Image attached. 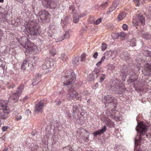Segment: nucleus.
I'll return each instance as SVG.
<instances>
[{"instance_id":"1","label":"nucleus","mask_w":151,"mask_h":151,"mask_svg":"<svg viewBox=\"0 0 151 151\" xmlns=\"http://www.w3.org/2000/svg\"><path fill=\"white\" fill-rule=\"evenodd\" d=\"M140 115H138L137 118V119L139 124L137 125L136 127V130L139 134V135H137V137L135 139V147L134 149L136 151H142L140 146V143H141V137L142 134V122H139V118L140 117Z\"/></svg>"},{"instance_id":"2","label":"nucleus","mask_w":151,"mask_h":151,"mask_svg":"<svg viewBox=\"0 0 151 151\" xmlns=\"http://www.w3.org/2000/svg\"><path fill=\"white\" fill-rule=\"evenodd\" d=\"M22 39L26 40L24 47L26 49V52L27 53L35 54L37 53L38 50L36 46L31 42L27 38L22 37Z\"/></svg>"},{"instance_id":"3","label":"nucleus","mask_w":151,"mask_h":151,"mask_svg":"<svg viewBox=\"0 0 151 151\" xmlns=\"http://www.w3.org/2000/svg\"><path fill=\"white\" fill-rule=\"evenodd\" d=\"M66 81H64L63 84L65 85H69L73 84L76 81V77L74 73H71L68 75V76L65 78Z\"/></svg>"},{"instance_id":"4","label":"nucleus","mask_w":151,"mask_h":151,"mask_svg":"<svg viewBox=\"0 0 151 151\" xmlns=\"http://www.w3.org/2000/svg\"><path fill=\"white\" fill-rule=\"evenodd\" d=\"M44 105V100H41L35 106L34 113L35 114L42 113L43 110V108Z\"/></svg>"},{"instance_id":"5","label":"nucleus","mask_w":151,"mask_h":151,"mask_svg":"<svg viewBox=\"0 0 151 151\" xmlns=\"http://www.w3.org/2000/svg\"><path fill=\"white\" fill-rule=\"evenodd\" d=\"M10 112L9 108L0 109V118L4 119H6L8 117Z\"/></svg>"},{"instance_id":"6","label":"nucleus","mask_w":151,"mask_h":151,"mask_svg":"<svg viewBox=\"0 0 151 151\" xmlns=\"http://www.w3.org/2000/svg\"><path fill=\"white\" fill-rule=\"evenodd\" d=\"M68 92L69 94H67L66 97L67 99L69 100L74 99L78 95L76 91L72 89H70Z\"/></svg>"},{"instance_id":"7","label":"nucleus","mask_w":151,"mask_h":151,"mask_svg":"<svg viewBox=\"0 0 151 151\" xmlns=\"http://www.w3.org/2000/svg\"><path fill=\"white\" fill-rule=\"evenodd\" d=\"M143 73L146 76H149L151 74V65L147 64L144 66Z\"/></svg>"},{"instance_id":"8","label":"nucleus","mask_w":151,"mask_h":151,"mask_svg":"<svg viewBox=\"0 0 151 151\" xmlns=\"http://www.w3.org/2000/svg\"><path fill=\"white\" fill-rule=\"evenodd\" d=\"M106 102L107 103L112 104L114 107L113 110H115V107L116 106V101L114 99V97L110 96L108 99L106 100Z\"/></svg>"},{"instance_id":"9","label":"nucleus","mask_w":151,"mask_h":151,"mask_svg":"<svg viewBox=\"0 0 151 151\" xmlns=\"http://www.w3.org/2000/svg\"><path fill=\"white\" fill-rule=\"evenodd\" d=\"M29 29L30 34L33 35H35L38 32V27L35 24H33L32 25H31L29 28Z\"/></svg>"},{"instance_id":"10","label":"nucleus","mask_w":151,"mask_h":151,"mask_svg":"<svg viewBox=\"0 0 151 151\" xmlns=\"http://www.w3.org/2000/svg\"><path fill=\"white\" fill-rule=\"evenodd\" d=\"M50 15L46 10H44L41 12L40 15V19H47L50 18Z\"/></svg>"},{"instance_id":"11","label":"nucleus","mask_w":151,"mask_h":151,"mask_svg":"<svg viewBox=\"0 0 151 151\" xmlns=\"http://www.w3.org/2000/svg\"><path fill=\"white\" fill-rule=\"evenodd\" d=\"M25 87L24 85L23 84H21L18 87L15 94L17 96H20L21 93L23 91Z\"/></svg>"},{"instance_id":"12","label":"nucleus","mask_w":151,"mask_h":151,"mask_svg":"<svg viewBox=\"0 0 151 151\" xmlns=\"http://www.w3.org/2000/svg\"><path fill=\"white\" fill-rule=\"evenodd\" d=\"M51 68L52 66L51 65L50 62L49 61H47L45 62L42 66V68L44 70L47 69L48 72L50 71L49 69Z\"/></svg>"},{"instance_id":"13","label":"nucleus","mask_w":151,"mask_h":151,"mask_svg":"<svg viewBox=\"0 0 151 151\" xmlns=\"http://www.w3.org/2000/svg\"><path fill=\"white\" fill-rule=\"evenodd\" d=\"M27 20L26 21L24 19L22 21L23 24V25L25 27V28H29L31 25L33 24L34 25V22H30L29 19H27Z\"/></svg>"},{"instance_id":"14","label":"nucleus","mask_w":151,"mask_h":151,"mask_svg":"<svg viewBox=\"0 0 151 151\" xmlns=\"http://www.w3.org/2000/svg\"><path fill=\"white\" fill-rule=\"evenodd\" d=\"M15 93L11 94L9 98V100L11 99L13 100L14 103L17 102V100L19 99V96H17L16 95Z\"/></svg>"},{"instance_id":"15","label":"nucleus","mask_w":151,"mask_h":151,"mask_svg":"<svg viewBox=\"0 0 151 151\" xmlns=\"http://www.w3.org/2000/svg\"><path fill=\"white\" fill-rule=\"evenodd\" d=\"M52 0H43V3L44 4V6L46 8H50L51 6V3Z\"/></svg>"},{"instance_id":"16","label":"nucleus","mask_w":151,"mask_h":151,"mask_svg":"<svg viewBox=\"0 0 151 151\" xmlns=\"http://www.w3.org/2000/svg\"><path fill=\"white\" fill-rule=\"evenodd\" d=\"M52 0H43V3L44 4V6L46 8H50L51 6V3Z\"/></svg>"},{"instance_id":"17","label":"nucleus","mask_w":151,"mask_h":151,"mask_svg":"<svg viewBox=\"0 0 151 151\" xmlns=\"http://www.w3.org/2000/svg\"><path fill=\"white\" fill-rule=\"evenodd\" d=\"M80 57L77 56L73 58V60L72 63L74 66H78L79 64Z\"/></svg>"},{"instance_id":"18","label":"nucleus","mask_w":151,"mask_h":151,"mask_svg":"<svg viewBox=\"0 0 151 151\" xmlns=\"http://www.w3.org/2000/svg\"><path fill=\"white\" fill-rule=\"evenodd\" d=\"M142 136L144 137V136L145 135L146 133L147 132V126L146 124H145L144 122L142 121ZM145 138V137H144Z\"/></svg>"},{"instance_id":"19","label":"nucleus","mask_w":151,"mask_h":151,"mask_svg":"<svg viewBox=\"0 0 151 151\" xmlns=\"http://www.w3.org/2000/svg\"><path fill=\"white\" fill-rule=\"evenodd\" d=\"M59 58L61 59L63 62H67L68 60V58L66 54L63 53L61 54V56Z\"/></svg>"},{"instance_id":"20","label":"nucleus","mask_w":151,"mask_h":151,"mask_svg":"<svg viewBox=\"0 0 151 151\" xmlns=\"http://www.w3.org/2000/svg\"><path fill=\"white\" fill-rule=\"evenodd\" d=\"M40 77H38L37 78L36 77L34 78L32 81V84L33 86L37 85L40 81Z\"/></svg>"},{"instance_id":"21","label":"nucleus","mask_w":151,"mask_h":151,"mask_svg":"<svg viewBox=\"0 0 151 151\" xmlns=\"http://www.w3.org/2000/svg\"><path fill=\"white\" fill-rule=\"evenodd\" d=\"M8 103L6 101L2 100L0 102V106L3 107V109H6V108H9L7 106Z\"/></svg>"},{"instance_id":"22","label":"nucleus","mask_w":151,"mask_h":151,"mask_svg":"<svg viewBox=\"0 0 151 151\" xmlns=\"http://www.w3.org/2000/svg\"><path fill=\"white\" fill-rule=\"evenodd\" d=\"M119 1L118 0H116L114 1L112 4V6L110 7V8L113 11L117 7L118 5L119 4Z\"/></svg>"},{"instance_id":"23","label":"nucleus","mask_w":151,"mask_h":151,"mask_svg":"<svg viewBox=\"0 0 151 151\" xmlns=\"http://www.w3.org/2000/svg\"><path fill=\"white\" fill-rule=\"evenodd\" d=\"M14 113L16 115L14 117V120L18 121L21 120L22 118V116L20 115H19L17 112H15Z\"/></svg>"},{"instance_id":"24","label":"nucleus","mask_w":151,"mask_h":151,"mask_svg":"<svg viewBox=\"0 0 151 151\" xmlns=\"http://www.w3.org/2000/svg\"><path fill=\"white\" fill-rule=\"evenodd\" d=\"M118 35L121 40H124L125 38L126 34L124 32H122L119 33H118Z\"/></svg>"},{"instance_id":"25","label":"nucleus","mask_w":151,"mask_h":151,"mask_svg":"<svg viewBox=\"0 0 151 151\" xmlns=\"http://www.w3.org/2000/svg\"><path fill=\"white\" fill-rule=\"evenodd\" d=\"M126 16V13L124 12L120 13L118 16V19H123Z\"/></svg>"},{"instance_id":"26","label":"nucleus","mask_w":151,"mask_h":151,"mask_svg":"<svg viewBox=\"0 0 151 151\" xmlns=\"http://www.w3.org/2000/svg\"><path fill=\"white\" fill-rule=\"evenodd\" d=\"M27 61L24 60L22 63L21 66V69L24 70H26L27 67Z\"/></svg>"},{"instance_id":"27","label":"nucleus","mask_w":151,"mask_h":151,"mask_svg":"<svg viewBox=\"0 0 151 151\" xmlns=\"http://www.w3.org/2000/svg\"><path fill=\"white\" fill-rule=\"evenodd\" d=\"M70 33L68 31H66L65 32V34H64L63 36L62 37L61 40H60L61 41H62L63 40H64L66 38H67L69 37H70Z\"/></svg>"},{"instance_id":"28","label":"nucleus","mask_w":151,"mask_h":151,"mask_svg":"<svg viewBox=\"0 0 151 151\" xmlns=\"http://www.w3.org/2000/svg\"><path fill=\"white\" fill-rule=\"evenodd\" d=\"M50 53L52 56H54L57 53L56 51L55 48L52 47L50 50Z\"/></svg>"},{"instance_id":"29","label":"nucleus","mask_w":151,"mask_h":151,"mask_svg":"<svg viewBox=\"0 0 151 151\" xmlns=\"http://www.w3.org/2000/svg\"><path fill=\"white\" fill-rule=\"evenodd\" d=\"M63 151H74V150L70 146H68L63 147Z\"/></svg>"},{"instance_id":"30","label":"nucleus","mask_w":151,"mask_h":151,"mask_svg":"<svg viewBox=\"0 0 151 151\" xmlns=\"http://www.w3.org/2000/svg\"><path fill=\"white\" fill-rule=\"evenodd\" d=\"M106 127L105 126L103 128L101 129L98 130V131L99 134H103L104 132H105L106 131Z\"/></svg>"},{"instance_id":"31","label":"nucleus","mask_w":151,"mask_h":151,"mask_svg":"<svg viewBox=\"0 0 151 151\" xmlns=\"http://www.w3.org/2000/svg\"><path fill=\"white\" fill-rule=\"evenodd\" d=\"M51 6L50 8L55 9L57 7V5L56 3L54 1L52 0L51 3Z\"/></svg>"},{"instance_id":"32","label":"nucleus","mask_w":151,"mask_h":151,"mask_svg":"<svg viewBox=\"0 0 151 151\" xmlns=\"http://www.w3.org/2000/svg\"><path fill=\"white\" fill-rule=\"evenodd\" d=\"M86 54L85 53H83L81 56V62H84L86 60Z\"/></svg>"},{"instance_id":"33","label":"nucleus","mask_w":151,"mask_h":151,"mask_svg":"<svg viewBox=\"0 0 151 151\" xmlns=\"http://www.w3.org/2000/svg\"><path fill=\"white\" fill-rule=\"evenodd\" d=\"M132 22L133 24V25L134 26L138 25L139 23V20L137 21V19H133Z\"/></svg>"},{"instance_id":"34","label":"nucleus","mask_w":151,"mask_h":151,"mask_svg":"<svg viewBox=\"0 0 151 151\" xmlns=\"http://www.w3.org/2000/svg\"><path fill=\"white\" fill-rule=\"evenodd\" d=\"M105 76L104 74H102L100 76L99 82L101 83L103 82L105 78Z\"/></svg>"},{"instance_id":"35","label":"nucleus","mask_w":151,"mask_h":151,"mask_svg":"<svg viewBox=\"0 0 151 151\" xmlns=\"http://www.w3.org/2000/svg\"><path fill=\"white\" fill-rule=\"evenodd\" d=\"M33 66L32 63L31 61H28L27 62V66L29 68V69H31Z\"/></svg>"},{"instance_id":"36","label":"nucleus","mask_w":151,"mask_h":151,"mask_svg":"<svg viewBox=\"0 0 151 151\" xmlns=\"http://www.w3.org/2000/svg\"><path fill=\"white\" fill-rule=\"evenodd\" d=\"M107 48V46L106 44L103 43L102 44L101 49L102 51H104Z\"/></svg>"},{"instance_id":"37","label":"nucleus","mask_w":151,"mask_h":151,"mask_svg":"<svg viewBox=\"0 0 151 151\" xmlns=\"http://www.w3.org/2000/svg\"><path fill=\"white\" fill-rule=\"evenodd\" d=\"M150 35L148 34H144L142 35V37L147 39L150 40Z\"/></svg>"},{"instance_id":"38","label":"nucleus","mask_w":151,"mask_h":151,"mask_svg":"<svg viewBox=\"0 0 151 151\" xmlns=\"http://www.w3.org/2000/svg\"><path fill=\"white\" fill-rule=\"evenodd\" d=\"M143 54L145 55V56H151L150 54H151V52H150L148 50H146L144 52Z\"/></svg>"},{"instance_id":"39","label":"nucleus","mask_w":151,"mask_h":151,"mask_svg":"<svg viewBox=\"0 0 151 151\" xmlns=\"http://www.w3.org/2000/svg\"><path fill=\"white\" fill-rule=\"evenodd\" d=\"M108 6V3L107 2H105L104 4H101L100 6L101 8V9H103L104 8H106Z\"/></svg>"},{"instance_id":"40","label":"nucleus","mask_w":151,"mask_h":151,"mask_svg":"<svg viewBox=\"0 0 151 151\" xmlns=\"http://www.w3.org/2000/svg\"><path fill=\"white\" fill-rule=\"evenodd\" d=\"M110 52H106L104 54V56H106V57H107L108 58V60L110 58V56L111 55Z\"/></svg>"},{"instance_id":"41","label":"nucleus","mask_w":151,"mask_h":151,"mask_svg":"<svg viewBox=\"0 0 151 151\" xmlns=\"http://www.w3.org/2000/svg\"><path fill=\"white\" fill-rule=\"evenodd\" d=\"M107 124L110 127H113L114 126V123L113 122L109 120L107 122Z\"/></svg>"},{"instance_id":"42","label":"nucleus","mask_w":151,"mask_h":151,"mask_svg":"<svg viewBox=\"0 0 151 151\" xmlns=\"http://www.w3.org/2000/svg\"><path fill=\"white\" fill-rule=\"evenodd\" d=\"M55 103L56 104L58 105H60L61 103V102L59 99H56V100L55 101Z\"/></svg>"},{"instance_id":"43","label":"nucleus","mask_w":151,"mask_h":151,"mask_svg":"<svg viewBox=\"0 0 151 151\" xmlns=\"http://www.w3.org/2000/svg\"><path fill=\"white\" fill-rule=\"evenodd\" d=\"M114 68L113 65L110 64L108 65V69L110 70H113L114 69Z\"/></svg>"},{"instance_id":"44","label":"nucleus","mask_w":151,"mask_h":151,"mask_svg":"<svg viewBox=\"0 0 151 151\" xmlns=\"http://www.w3.org/2000/svg\"><path fill=\"white\" fill-rule=\"evenodd\" d=\"M77 110H78V107L77 106H75L73 107V113L75 114Z\"/></svg>"},{"instance_id":"45","label":"nucleus","mask_w":151,"mask_h":151,"mask_svg":"<svg viewBox=\"0 0 151 151\" xmlns=\"http://www.w3.org/2000/svg\"><path fill=\"white\" fill-rule=\"evenodd\" d=\"M122 28L124 30H127L128 29L127 25L126 24H124L122 26Z\"/></svg>"},{"instance_id":"46","label":"nucleus","mask_w":151,"mask_h":151,"mask_svg":"<svg viewBox=\"0 0 151 151\" xmlns=\"http://www.w3.org/2000/svg\"><path fill=\"white\" fill-rule=\"evenodd\" d=\"M101 22V19H97L96 21L94 22L93 24L95 25H97Z\"/></svg>"},{"instance_id":"47","label":"nucleus","mask_w":151,"mask_h":151,"mask_svg":"<svg viewBox=\"0 0 151 151\" xmlns=\"http://www.w3.org/2000/svg\"><path fill=\"white\" fill-rule=\"evenodd\" d=\"M8 128V126H3L2 127V131L4 132L6 131Z\"/></svg>"},{"instance_id":"48","label":"nucleus","mask_w":151,"mask_h":151,"mask_svg":"<svg viewBox=\"0 0 151 151\" xmlns=\"http://www.w3.org/2000/svg\"><path fill=\"white\" fill-rule=\"evenodd\" d=\"M105 59L108 60V58L107 57H106V56H104L102 57L101 60L103 62Z\"/></svg>"},{"instance_id":"49","label":"nucleus","mask_w":151,"mask_h":151,"mask_svg":"<svg viewBox=\"0 0 151 151\" xmlns=\"http://www.w3.org/2000/svg\"><path fill=\"white\" fill-rule=\"evenodd\" d=\"M98 55V53L97 52H95L93 55V57L95 58V59H96Z\"/></svg>"},{"instance_id":"50","label":"nucleus","mask_w":151,"mask_h":151,"mask_svg":"<svg viewBox=\"0 0 151 151\" xmlns=\"http://www.w3.org/2000/svg\"><path fill=\"white\" fill-rule=\"evenodd\" d=\"M2 32L0 29V42H1V40L2 39Z\"/></svg>"},{"instance_id":"51","label":"nucleus","mask_w":151,"mask_h":151,"mask_svg":"<svg viewBox=\"0 0 151 151\" xmlns=\"http://www.w3.org/2000/svg\"><path fill=\"white\" fill-rule=\"evenodd\" d=\"M6 137L5 134L3 135L1 137V139H2V140L5 141L6 140Z\"/></svg>"},{"instance_id":"52","label":"nucleus","mask_w":151,"mask_h":151,"mask_svg":"<svg viewBox=\"0 0 151 151\" xmlns=\"http://www.w3.org/2000/svg\"><path fill=\"white\" fill-rule=\"evenodd\" d=\"M103 62L102 61L100 60V61L96 63V65L97 66H99Z\"/></svg>"},{"instance_id":"53","label":"nucleus","mask_w":151,"mask_h":151,"mask_svg":"<svg viewBox=\"0 0 151 151\" xmlns=\"http://www.w3.org/2000/svg\"><path fill=\"white\" fill-rule=\"evenodd\" d=\"M103 62L102 61L100 60V61L96 63V65L97 66H99Z\"/></svg>"},{"instance_id":"54","label":"nucleus","mask_w":151,"mask_h":151,"mask_svg":"<svg viewBox=\"0 0 151 151\" xmlns=\"http://www.w3.org/2000/svg\"><path fill=\"white\" fill-rule=\"evenodd\" d=\"M94 71L97 74L100 71V70L99 68H96L94 69Z\"/></svg>"},{"instance_id":"55","label":"nucleus","mask_w":151,"mask_h":151,"mask_svg":"<svg viewBox=\"0 0 151 151\" xmlns=\"http://www.w3.org/2000/svg\"><path fill=\"white\" fill-rule=\"evenodd\" d=\"M93 134L95 137H96L99 134L98 131H96L93 133Z\"/></svg>"},{"instance_id":"56","label":"nucleus","mask_w":151,"mask_h":151,"mask_svg":"<svg viewBox=\"0 0 151 151\" xmlns=\"http://www.w3.org/2000/svg\"><path fill=\"white\" fill-rule=\"evenodd\" d=\"M79 21V19H73V21L75 23H77Z\"/></svg>"},{"instance_id":"57","label":"nucleus","mask_w":151,"mask_h":151,"mask_svg":"<svg viewBox=\"0 0 151 151\" xmlns=\"http://www.w3.org/2000/svg\"><path fill=\"white\" fill-rule=\"evenodd\" d=\"M135 89L138 92L140 91H141V89L140 88L138 89V88H137L136 87H135Z\"/></svg>"},{"instance_id":"58","label":"nucleus","mask_w":151,"mask_h":151,"mask_svg":"<svg viewBox=\"0 0 151 151\" xmlns=\"http://www.w3.org/2000/svg\"><path fill=\"white\" fill-rule=\"evenodd\" d=\"M112 11H113V10L112 9H111L110 8L109 9V11L107 12V13H110V12H111Z\"/></svg>"},{"instance_id":"59","label":"nucleus","mask_w":151,"mask_h":151,"mask_svg":"<svg viewBox=\"0 0 151 151\" xmlns=\"http://www.w3.org/2000/svg\"><path fill=\"white\" fill-rule=\"evenodd\" d=\"M8 147H6L4 148V150H3V151H6L8 150Z\"/></svg>"},{"instance_id":"60","label":"nucleus","mask_w":151,"mask_h":151,"mask_svg":"<svg viewBox=\"0 0 151 151\" xmlns=\"http://www.w3.org/2000/svg\"><path fill=\"white\" fill-rule=\"evenodd\" d=\"M140 5V4L139 3V2H138L137 3V6H139Z\"/></svg>"},{"instance_id":"61","label":"nucleus","mask_w":151,"mask_h":151,"mask_svg":"<svg viewBox=\"0 0 151 151\" xmlns=\"http://www.w3.org/2000/svg\"><path fill=\"white\" fill-rule=\"evenodd\" d=\"M136 45V43H134L133 44H132L131 45L132 46H135Z\"/></svg>"},{"instance_id":"62","label":"nucleus","mask_w":151,"mask_h":151,"mask_svg":"<svg viewBox=\"0 0 151 151\" xmlns=\"http://www.w3.org/2000/svg\"><path fill=\"white\" fill-rule=\"evenodd\" d=\"M32 135H35V134L33 133V132H32Z\"/></svg>"},{"instance_id":"63","label":"nucleus","mask_w":151,"mask_h":151,"mask_svg":"<svg viewBox=\"0 0 151 151\" xmlns=\"http://www.w3.org/2000/svg\"><path fill=\"white\" fill-rule=\"evenodd\" d=\"M4 2V0H0V2Z\"/></svg>"},{"instance_id":"64","label":"nucleus","mask_w":151,"mask_h":151,"mask_svg":"<svg viewBox=\"0 0 151 151\" xmlns=\"http://www.w3.org/2000/svg\"><path fill=\"white\" fill-rule=\"evenodd\" d=\"M122 91H121L120 92H118V93H119V94H121L122 93Z\"/></svg>"}]
</instances>
